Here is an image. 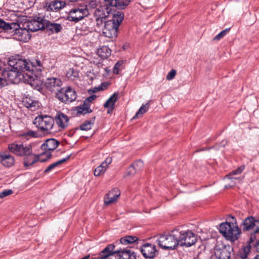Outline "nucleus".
Segmentation results:
<instances>
[{"label": "nucleus", "instance_id": "f257e3e1", "mask_svg": "<svg viewBox=\"0 0 259 259\" xmlns=\"http://www.w3.org/2000/svg\"><path fill=\"white\" fill-rule=\"evenodd\" d=\"M47 23V20L41 17H36L28 21L26 24V28L24 29H20V25L15 22L6 23L0 19V29L9 32L22 34L25 35L24 39H29L30 36L28 31L32 32L37 31L44 29Z\"/></svg>", "mask_w": 259, "mask_h": 259}, {"label": "nucleus", "instance_id": "f03ea898", "mask_svg": "<svg viewBox=\"0 0 259 259\" xmlns=\"http://www.w3.org/2000/svg\"><path fill=\"white\" fill-rule=\"evenodd\" d=\"M8 64L12 68L24 73L25 76L28 77L27 79H25V81L27 80L32 87L33 86V83L32 82L34 81V79L32 76L33 73L31 72L32 64L30 63V61L20 58L19 57H12L9 59Z\"/></svg>", "mask_w": 259, "mask_h": 259}, {"label": "nucleus", "instance_id": "7ed1b4c3", "mask_svg": "<svg viewBox=\"0 0 259 259\" xmlns=\"http://www.w3.org/2000/svg\"><path fill=\"white\" fill-rule=\"evenodd\" d=\"M124 14L121 11L115 12L113 14L112 19L107 21L102 29L105 36L108 38L115 37L117 35L118 27L124 18Z\"/></svg>", "mask_w": 259, "mask_h": 259}, {"label": "nucleus", "instance_id": "20e7f679", "mask_svg": "<svg viewBox=\"0 0 259 259\" xmlns=\"http://www.w3.org/2000/svg\"><path fill=\"white\" fill-rule=\"evenodd\" d=\"M179 229H174L168 234L161 235L157 240V243L164 250H174L179 245Z\"/></svg>", "mask_w": 259, "mask_h": 259}, {"label": "nucleus", "instance_id": "39448f33", "mask_svg": "<svg viewBox=\"0 0 259 259\" xmlns=\"http://www.w3.org/2000/svg\"><path fill=\"white\" fill-rule=\"evenodd\" d=\"M219 230L227 240L233 241L238 239L241 233V230L236 223H223L220 225Z\"/></svg>", "mask_w": 259, "mask_h": 259}, {"label": "nucleus", "instance_id": "423d86ee", "mask_svg": "<svg viewBox=\"0 0 259 259\" xmlns=\"http://www.w3.org/2000/svg\"><path fill=\"white\" fill-rule=\"evenodd\" d=\"M35 144L24 145L21 143L14 142L8 145L9 150L19 156H25L32 152Z\"/></svg>", "mask_w": 259, "mask_h": 259}, {"label": "nucleus", "instance_id": "0eeeda50", "mask_svg": "<svg viewBox=\"0 0 259 259\" xmlns=\"http://www.w3.org/2000/svg\"><path fill=\"white\" fill-rule=\"evenodd\" d=\"M2 76L7 81L8 84L10 83H18L22 78H25V74L19 72V71L12 68L9 65L2 71Z\"/></svg>", "mask_w": 259, "mask_h": 259}, {"label": "nucleus", "instance_id": "6e6552de", "mask_svg": "<svg viewBox=\"0 0 259 259\" xmlns=\"http://www.w3.org/2000/svg\"><path fill=\"white\" fill-rule=\"evenodd\" d=\"M56 96L60 101L67 104L75 100L77 95L74 90L68 87L59 89Z\"/></svg>", "mask_w": 259, "mask_h": 259}, {"label": "nucleus", "instance_id": "1a4fd4ad", "mask_svg": "<svg viewBox=\"0 0 259 259\" xmlns=\"http://www.w3.org/2000/svg\"><path fill=\"white\" fill-rule=\"evenodd\" d=\"M34 123L41 132L48 133L52 129L54 120L49 116H40L35 118Z\"/></svg>", "mask_w": 259, "mask_h": 259}, {"label": "nucleus", "instance_id": "9d476101", "mask_svg": "<svg viewBox=\"0 0 259 259\" xmlns=\"http://www.w3.org/2000/svg\"><path fill=\"white\" fill-rule=\"evenodd\" d=\"M179 234L178 241L180 246L190 247L196 243L197 237L191 231H182L179 230Z\"/></svg>", "mask_w": 259, "mask_h": 259}, {"label": "nucleus", "instance_id": "9b49d317", "mask_svg": "<svg viewBox=\"0 0 259 259\" xmlns=\"http://www.w3.org/2000/svg\"><path fill=\"white\" fill-rule=\"evenodd\" d=\"M243 231H248L252 234L259 232V220L252 217L246 218L242 222Z\"/></svg>", "mask_w": 259, "mask_h": 259}, {"label": "nucleus", "instance_id": "f8f14e48", "mask_svg": "<svg viewBox=\"0 0 259 259\" xmlns=\"http://www.w3.org/2000/svg\"><path fill=\"white\" fill-rule=\"evenodd\" d=\"M233 248L230 245L219 244L215 246L214 254L219 259H229Z\"/></svg>", "mask_w": 259, "mask_h": 259}, {"label": "nucleus", "instance_id": "ddd939ff", "mask_svg": "<svg viewBox=\"0 0 259 259\" xmlns=\"http://www.w3.org/2000/svg\"><path fill=\"white\" fill-rule=\"evenodd\" d=\"M89 15L88 10L86 8L74 9L70 11L68 18L71 21L77 22Z\"/></svg>", "mask_w": 259, "mask_h": 259}, {"label": "nucleus", "instance_id": "4468645a", "mask_svg": "<svg viewBox=\"0 0 259 259\" xmlns=\"http://www.w3.org/2000/svg\"><path fill=\"white\" fill-rule=\"evenodd\" d=\"M59 142L54 139H49L46 141L40 146V149L44 151L41 153V155L46 154L47 159L51 157L50 151H54L59 145Z\"/></svg>", "mask_w": 259, "mask_h": 259}, {"label": "nucleus", "instance_id": "2eb2a0df", "mask_svg": "<svg viewBox=\"0 0 259 259\" xmlns=\"http://www.w3.org/2000/svg\"><path fill=\"white\" fill-rule=\"evenodd\" d=\"M110 14H114L112 8L106 4L105 0H104L103 4L95 10L94 17L95 18L106 19V18L109 16Z\"/></svg>", "mask_w": 259, "mask_h": 259}, {"label": "nucleus", "instance_id": "dca6fc26", "mask_svg": "<svg viewBox=\"0 0 259 259\" xmlns=\"http://www.w3.org/2000/svg\"><path fill=\"white\" fill-rule=\"evenodd\" d=\"M141 252L145 258H153L157 254L156 246L150 243H146L141 247Z\"/></svg>", "mask_w": 259, "mask_h": 259}, {"label": "nucleus", "instance_id": "f3484780", "mask_svg": "<svg viewBox=\"0 0 259 259\" xmlns=\"http://www.w3.org/2000/svg\"><path fill=\"white\" fill-rule=\"evenodd\" d=\"M115 246L113 244L108 245L99 253L97 259H112L111 257L118 251H115Z\"/></svg>", "mask_w": 259, "mask_h": 259}, {"label": "nucleus", "instance_id": "a211bd4d", "mask_svg": "<svg viewBox=\"0 0 259 259\" xmlns=\"http://www.w3.org/2000/svg\"><path fill=\"white\" fill-rule=\"evenodd\" d=\"M41 155V153L36 154L33 153V151L25 156L26 157L24 160V165L25 167H28L29 166L32 165L34 163L37 161L45 162L46 159H40V156Z\"/></svg>", "mask_w": 259, "mask_h": 259}, {"label": "nucleus", "instance_id": "6ab92c4d", "mask_svg": "<svg viewBox=\"0 0 259 259\" xmlns=\"http://www.w3.org/2000/svg\"><path fill=\"white\" fill-rule=\"evenodd\" d=\"M62 85L61 80L57 78H48L45 82L46 88L51 92L59 91L60 87Z\"/></svg>", "mask_w": 259, "mask_h": 259}, {"label": "nucleus", "instance_id": "aec40b11", "mask_svg": "<svg viewBox=\"0 0 259 259\" xmlns=\"http://www.w3.org/2000/svg\"><path fill=\"white\" fill-rule=\"evenodd\" d=\"M115 251H118V252H116L115 254H117L119 259H136V253L128 247L125 249H115Z\"/></svg>", "mask_w": 259, "mask_h": 259}, {"label": "nucleus", "instance_id": "412c9836", "mask_svg": "<svg viewBox=\"0 0 259 259\" xmlns=\"http://www.w3.org/2000/svg\"><path fill=\"white\" fill-rule=\"evenodd\" d=\"M106 4L113 9L116 8L118 10H123L126 8L131 2V0H105Z\"/></svg>", "mask_w": 259, "mask_h": 259}, {"label": "nucleus", "instance_id": "4be33fe9", "mask_svg": "<svg viewBox=\"0 0 259 259\" xmlns=\"http://www.w3.org/2000/svg\"><path fill=\"white\" fill-rule=\"evenodd\" d=\"M120 193L117 188H114L109 191L104 197V203L105 205H109L114 202L119 196Z\"/></svg>", "mask_w": 259, "mask_h": 259}, {"label": "nucleus", "instance_id": "5701e85b", "mask_svg": "<svg viewBox=\"0 0 259 259\" xmlns=\"http://www.w3.org/2000/svg\"><path fill=\"white\" fill-rule=\"evenodd\" d=\"M112 161L111 157H107L100 165L95 169L94 175L97 177L103 175L106 171L109 165L112 162Z\"/></svg>", "mask_w": 259, "mask_h": 259}, {"label": "nucleus", "instance_id": "b1692460", "mask_svg": "<svg viewBox=\"0 0 259 259\" xmlns=\"http://www.w3.org/2000/svg\"><path fill=\"white\" fill-rule=\"evenodd\" d=\"M55 120L59 127L64 128L68 125L69 118L65 114L60 112L57 114Z\"/></svg>", "mask_w": 259, "mask_h": 259}, {"label": "nucleus", "instance_id": "393cba45", "mask_svg": "<svg viewBox=\"0 0 259 259\" xmlns=\"http://www.w3.org/2000/svg\"><path fill=\"white\" fill-rule=\"evenodd\" d=\"M14 157L7 154H0V162L5 167H11L14 165Z\"/></svg>", "mask_w": 259, "mask_h": 259}, {"label": "nucleus", "instance_id": "a878e982", "mask_svg": "<svg viewBox=\"0 0 259 259\" xmlns=\"http://www.w3.org/2000/svg\"><path fill=\"white\" fill-rule=\"evenodd\" d=\"M66 6V3L63 1L54 0L51 2L47 7L48 11L57 12Z\"/></svg>", "mask_w": 259, "mask_h": 259}, {"label": "nucleus", "instance_id": "bb28decb", "mask_svg": "<svg viewBox=\"0 0 259 259\" xmlns=\"http://www.w3.org/2000/svg\"><path fill=\"white\" fill-rule=\"evenodd\" d=\"M118 100V95L114 93L105 103L104 107L108 108V113L111 112L115 106V103Z\"/></svg>", "mask_w": 259, "mask_h": 259}, {"label": "nucleus", "instance_id": "cd10ccee", "mask_svg": "<svg viewBox=\"0 0 259 259\" xmlns=\"http://www.w3.org/2000/svg\"><path fill=\"white\" fill-rule=\"evenodd\" d=\"M75 110L77 115H84L92 112V110L90 108V105L87 104L83 102V104L77 106Z\"/></svg>", "mask_w": 259, "mask_h": 259}, {"label": "nucleus", "instance_id": "c85d7f7f", "mask_svg": "<svg viewBox=\"0 0 259 259\" xmlns=\"http://www.w3.org/2000/svg\"><path fill=\"white\" fill-rule=\"evenodd\" d=\"M98 55L102 59H106L111 55V50L108 47L103 46L97 51Z\"/></svg>", "mask_w": 259, "mask_h": 259}, {"label": "nucleus", "instance_id": "c756f323", "mask_svg": "<svg viewBox=\"0 0 259 259\" xmlns=\"http://www.w3.org/2000/svg\"><path fill=\"white\" fill-rule=\"evenodd\" d=\"M139 239L136 236H126L120 238V242L122 244L127 245L134 244Z\"/></svg>", "mask_w": 259, "mask_h": 259}, {"label": "nucleus", "instance_id": "7c9ffc66", "mask_svg": "<svg viewBox=\"0 0 259 259\" xmlns=\"http://www.w3.org/2000/svg\"><path fill=\"white\" fill-rule=\"evenodd\" d=\"M139 239L136 236H126L120 238V242L122 244L127 245L134 244Z\"/></svg>", "mask_w": 259, "mask_h": 259}, {"label": "nucleus", "instance_id": "2f4dec72", "mask_svg": "<svg viewBox=\"0 0 259 259\" xmlns=\"http://www.w3.org/2000/svg\"><path fill=\"white\" fill-rule=\"evenodd\" d=\"M23 102L25 106L29 108H36L38 106V102L35 100H33L31 97H26L24 99Z\"/></svg>", "mask_w": 259, "mask_h": 259}, {"label": "nucleus", "instance_id": "473e14b6", "mask_svg": "<svg viewBox=\"0 0 259 259\" xmlns=\"http://www.w3.org/2000/svg\"><path fill=\"white\" fill-rule=\"evenodd\" d=\"M46 27H47L51 31L56 33H58L62 29V26L60 24L52 23L47 21V23Z\"/></svg>", "mask_w": 259, "mask_h": 259}, {"label": "nucleus", "instance_id": "72a5a7b5", "mask_svg": "<svg viewBox=\"0 0 259 259\" xmlns=\"http://www.w3.org/2000/svg\"><path fill=\"white\" fill-rule=\"evenodd\" d=\"M150 102L148 101L145 104L142 105V106L140 107L138 111L136 113V115L134 116L133 118H137L140 117H142L143 115L147 112L150 106Z\"/></svg>", "mask_w": 259, "mask_h": 259}, {"label": "nucleus", "instance_id": "f704fd0d", "mask_svg": "<svg viewBox=\"0 0 259 259\" xmlns=\"http://www.w3.org/2000/svg\"><path fill=\"white\" fill-rule=\"evenodd\" d=\"M70 157V155L67 156L66 158L62 159L60 160H58L51 164H50L48 167L45 169V172L48 173L51 170L54 169L57 166H58L59 164L63 163V162L67 161Z\"/></svg>", "mask_w": 259, "mask_h": 259}, {"label": "nucleus", "instance_id": "c9c22d12", "mask_svg": "<svg viewBox=\"0 0 259 259\" xmlns=\"http://www.w3.org/2000/svg\"><path fill=\"white\" fill-rule=\"evenodd\" d=\"M95 119L94 117L92 120L85 121L80 125V129L82 131H88L91 129L94 123Z\"/></svg>", "mask_w": 259, "mask_h": 259}, {"label": "nucleus", "instance_id": "e433bc0d", "mask_svg": "<svg viewBox=\"0 0 259 259\" xmlns=\"http://www.w3.org/2000/svg\"><path fill=\"white\" fill-rule=\"evenodd\" d=\"M250 251V248L248 246L244 247L242 251L240 252L236 257V259H246L248 253Z\"/></svg>", "mask_w": 259, "mask_h": 259}, {"label": "nucleus", "instance_id": "4c0bfd02", "mask_svg": "<svg viewBox=\"0 0 259 259\" xmlns=\"http://www.w3.org/2000/svg\"><path fill=\"white\" fill-rule=\"evenodd\" d=\"M67 78L71 80H74L76 78L78 77V72L73 69L70 68L66 74Z\"/></svg>", "mask_w": 259, "mask_h": 259}, {"label": "nucleus", "instance_id": "58836bf2", "mask_svg": "<svg viewBox=\"0 0 259 259\" xmlns=\"http://www.w3.org/2000/svg\"><path fill=\"white\" fill-rule=\"evenodd\" d=\"M31 64H32V70L31 72L32 73L34 70V67H38L37 69L39 71L42 70V63L39 60H35L34 61L30 62Z\"/></svg>", "mask_w": 259, "mask_h": 259}, {"label": "nucleus", "instance_id": "ea45409f", "mask_svg": "<svg viewBox=\"0 0 259 259\" xmlns=\"http://www.w3.org/2000/svg\"><path fill=\"white\" fill-rule=\"evenodd\" d=\"M135 167V169L137 171L141 170L143 167V162L141 160H138L136 161L134 163L132 164Z\"/></svg>", "mask_w": 259, "mask_h": 259}, {"label": "nucleus", "instance_id": "a19ab883", "mask_svg": "<svg viewBox=\"0 0 259 259\" xmlns=\"http://www.w3.org/2000/svg\"><path fill=\"white\" fill-rule=\"evenodd\" d=\"M98 5V2L97 0H90L87 2L86 8L94 9Z\"/></svg>", "mask_w": 259, "mask_h": 259}, {"label": "nucleus", "instance_id": "79ce46f5", "mask_svg": "<svg viewBox=\"0 0 259 259\" xmlns=\"http://www.w3.org/2000/svg\"><path fill=\"white\" fill-rule=\"evenodd\" d=\"M230 28H227L223 31H222L220 33H219L218 35H217L213 38L214 40H220L222 38H223L226 34L229 31Z\"/></svg>", "mask_w": 259, "mask_h": 259}, {"label": "nucleus", "instance_id": "37998d69", "mask_svg": "<svg viewBox=\"0 0 259 259\" xmlns=\"http://www.w3.org/2000/svg\"><path fill=\"white\" fill-rule=\"evenodd\" d=\"M35 135L36 133L32 131H29L28 132L23 133L21 136L28 140L29 137H35Z\"/></svg>", "mask_w": 259, "mask_h": 259}, {"label": "nucleus", "instance_id": "c03bdc74", "mask_svg": "<svg viewBox=\"0 0 259 259\" xmlns=\"http://www.w3.org/2000/svg\"><path fill=\"white\" fill-rule=\"evenodd\" d=\"M137 172V170L132 164L128 167L126 171L125 176H132L134 175Z\"/></svg>", "mask_w": 259, "mask_h": 259}, {"label": "nucleus", "instance_id": "a18cd8bd", "mask_svg": "<svg viewBox=\"0 0 259 259\" xmlns=\"http://www.w3.org/2000/svg\"><path fill=\"white\" fill-rule=\"evenodd\" d=\"M244 169V166L241 165L237 169L232 171L230 174L229 176L231 175H236L240 174L243 170Z\"/></svg>", "mask_w": 259, "mask_h": 259}, {"label": "nucleus", "instance_id": "49530a36", "mask_svg": "<svg viewBox=\"0 0 259 259\" xmlns=\"http://www.w3.org/2000/svg\"><path fill=\"white\" fill-rule=\"evenodd\" d=\"M12 193L13 191L11 189L5 190L4 191L0 193V198H3L7 196L12 194Z\"/></svg>", "mask_w": 259, "mask_h": 259}, {"label": "nucleus", "instance_id": "de8ad7c7", "mask_svg": "<svg viewBox=\"0 0 259 259\" xmlns=\"http://www.w3.org/2000/svg\"><path fill=\"white\" fill-rule=\"evenodd\" d=\"M122 63L120 62H117L114 65L113 69V72L114 74H118L119 73V68Z\"/></svg>", "mask_w": 259, "mask_h": 259}, {"label": "nucleus", "instance_id": "09e8293b", "mask_svg": "<svg viewBox=\"0 0 259 259\" xmlns=\"http://www.w3.org/2000/svg\"><path fill=\"white\" fill-rule=\"evenodd\" d=\"M176 75V71L174 69H172L170 72H168L166 76V79L171 80L174 78Z\"/></svg>", "mask_w": 259, "mask_h": 259}, {"label": "nucleus", "instance_id": "8fccbe9b", "mask_svg": "<svg viewBox=\"0 0 259 259\" xmlns=\"http://www.w3.org/2000/svg\"><path fill=\"white\" fill-rule=\"evenodd\" d=\"M97 98V96L93 95L92 96H90L88 98L85 99L83 102L86 103L87 104H89L91 105V102L94 101L96 98Z\"/></svg>", "mask_w": 259, "mask_h": 259}, {"label": "nucleus", "instance_id": "3c124183", "mask_svg": "<svg viewBox=\"0 0 259 259\" xmlns=\"http://www.w3.org/2000/svg\"><path fill=\"white\" fill-rule=\"evenodd\" d=\"M252 244L253 245V236L251 235L250 238V245ZM254 246L255 249H256V251L259 252V240L256 241V242L254 244Z\"/></svg>", "mask_w": 259, "mask_h": 259}, {"label": "nucleus", "instance_id": "603ef678", "mask_svg": "<svg viewBox=\"0 0 259 259\" xmlns=\"http://www.w3.org/2000/svg\"><path fill=\"white\" fill-rule=\"evenodd\" d=\"M95 20L96 21L97 25L98 27L101 26L103 24V23H104V24H105V22H106V19H101L100 18H95Z\"/></svg>", "mask_w": 259, "mask_h": 259}, {"label": "nucleus", "instance_id": "864d4df0", "mask_svg": "<svg viewBox=\"0 0 259 259\" xmlns=\"http://www.w3.org/2000/svg\"><path fill=\"white\" fill-rule=\"evenodd\" d=\"M7 85H8V82L6 80L4 77H0V88H2Z\"/></svg>", "mask_w": 259, "mask_h": 259}, {"label": "nucleus", "instance_id": "5fc2aeb1", "mask_svg": "<svg viewBox=\"0 0 259 259\" xmlns=\"http://www.w3.org/2000/svg\"><path fill=\"white\" fill-rule=\"evenodd\" d=\"M109 83L107 82H102L101 85H100L99 87V88H100V91H103V90H106V89H107L108 85H109Z\"/></svg>", "mask_w": 259, "mask_h": 259}, {"label": "nucleus", "instance_id": "6e6d98bb", "mask_svg": "<svg viewBox=\"0 0 259 259\" xmlns=\"http://www.w3.org/2000/svg\"><path fill=\"white\" fill-rule=\"evenodd\" d=\"M100 91V90L99 87L98 86V87H94L93 88L90 89L89 90V93H95Z\"/></svg>", "mask_w": 259, "mask_h": 259}, {"label": "nucleus", "instance_id": "4d7b16f0", "mask_svg": "<svg viewBox=\"0 0 259 259\" xmlns=\"http://www.w3.org/2000/svg\"><path fill=\"white\" fill-rule=\"evenodd\" d=\"M227 144V142L226 140H223L221 143H220V145L223 147H224Z\"/></svg>", "mask_w": 259, "mask_h": 259}, {"label": "nucleus", "instance_id": "13d9d810", "mask_svg": "<svg viewBox=\"0 0 259 259\" xmlns=\"http://www.w3.org/2000/svg\"><path fill=\"white\" fill-rule=\"evenodd\" d=\"M90 255H86L84 257L81 258V259H90Z\"/></svg>", "mask_w": 259, "mask_h": 259}, {"label": "nucleus", "instance_id": "bf43d9fd", "mask_svg": "<svg viewBox=\"0 0 259 259\" xmlns=\"http://www.w3.org/2000/svg\"><path fill=\"white\" fill-rule=\"evenodd\" d=\"M254 259H259V254H256L255 256L254 257Z\"/></svg>", "mask_w": 259, "mask_h": 259}, {"label": "nucleus", "instance_id": "052dcab7", "mask_svg": "<svg viewBox=\"0 0 259 259\" xmlns=\"http://www.w3.org/2000/svg\"><path fill=\"white\" fill-rule=\"evenodd\" d=\"M204 150H205V149L203 148L201 149L200 150H197L196 152H199L200 151H204Z\"/></svg>", "mask_w": 259, "mask_h": 259}, {"label": "nucleus", "instance_id": "680f3d73", "mask_svg": "<svg viewBox=\"0 0 259 259\" xmlns=\"http://www.w3.org/2000/svg\"><path fill=\"white\" fill-rule=\"evenodd\" d=\"M1 68H2V64H1V63L0 62V70H1Z\"/></svg>", "mask_w": 259, "mask_h": 259}, {"label": "nucleus", "instance_id": "e2e57ef3", "mask_svg": "<svg viewBox=\"0 0 259 259\" xmlns=\"http://www.w3.org/2000/svg\"><path fill=\"white\" fill-rule=\"evenodd\" d=\"M235 180L238 179V178H234Z\"/></svg>", "mask_w": 259, "mask_h": 259}]
</instances>
